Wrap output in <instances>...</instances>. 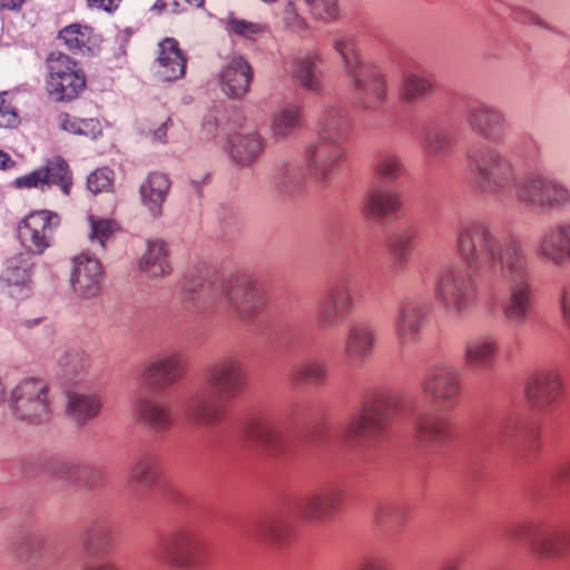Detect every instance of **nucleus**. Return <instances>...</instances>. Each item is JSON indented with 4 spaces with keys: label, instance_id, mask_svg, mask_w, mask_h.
I'll return each instance as SVG.
<instances>
[{
    "label": "nucleus",
    "instance_id": "nucleus-27",
    "mask_svg": "<svg viewBox=\"0 0 570 570\" xmlns=\"http://www.w3.org/2000/svg\"><path fill=\"white\" fill-rule=\"evenodd\" d=\"M403 206L401 195L392 188H374L364 198L363 213L372 219L397 217Z\"/></svg>",
    "mask_w": 570,
    "mask_h": 570
},
{
    "label": "nucleus",
    "instance_id": "nucleus-52",
    "mask_svg": "<svg viewBox=\"0 0 570 570\" xmlns=\"http://www.w3.org/2000/svg\"><path fill=\"white\" fill-rule=\"evenodd\" d=\"M112 180V171L108 168H100L88 176L87 186L92 194H98L109 190Z\"/></svg>",
    "mask_w": 570,
    "mask_h": 570
},
{
    "label": "nucleus",
    "instance_id": "nucleus-23",
    "mask_svg": "<svg viewBox=\"0 0 570 570\" xmlns=\"http://www.w3.org/2000/svg\"><path fill=\"white\" fill-rule=\"evenodd\" d=\"M219 87L229 98L240 99L248 91L253 80V69L242 56L232 57L219 72Z\"/></svg>",
    "mask_w": 570,
    "mask_h": 570
},
{
    "label": "nucleus",
    "instance_id": "nucleus-51",
    "mask_svg": "<svg viewBox=\"0 0 570 570\" xmlns=\"http://www.w3.org/2000/svg\"><path fill=\"white\" fill-rule=\"evenodd\" d=\"M311 13L322 20L336 18L338 12L337 0H304Z\"/></svg>",
    "mask_w": 570,
    "mask_h": 570
},
{
    "label": "nucleus",
    "instance_id": "nucleus-16",
    "mask_svg": "<svg viewBox=\"0 0 570 570\" xmlns=\"http://www.w3.org/2000/svg\"><path fill=\"white\" fill-rule=\"evenodd\" d=\"M428 315V304L413 296L400 301L395 320L394 335L401 347H407L419 342Z\"/></svg>",
    "mask_w": 570,
    "mask_h": 570
},
{
    "label": "nucleus",
    "instance_id": "nucleus-61",
    "mask_svg": "<svg viewBox=\"0 0 570 570\" xmlns=\"http://www.w3.org/2000/svg\"><path fill=\"white\" fill-rule=\"evenodd\" d=\"M173 126L170 118L163 121L157 128H148L146 136L154 142L165 144L167 142V131Z\"/></svg>",
    "mask_w": 570,
    "mask_h": 570
},
{
    "label": "nucleus",
    "instance_id": "nucleus-35",
    "mask_svg": "<svg viewBox=\"0 0 570 570\" xmlns=\"http://www.w3.org/2000/svg\"><path fill=\"white\" fill-rule=\"evenodd\" d=\"M89 365V356L80 348H70L63 352L58 360L61 375L76 384L85 380Z\"/></svg>",
    "mask_w": 570,
    "mask_h": 570
},
{
    "label": "nucleus",
    "instance_id": "nucleus-22",
    "mask_svg": "<svg viewBox=\"0 0 570 570\" xmlns=\"http://www.w3.org/2000/svg\"><path fill=\"white\" fill-rule=\"evenodd\" d=\"M415 440L425 448L444 444L450 439L452 421L441 412H422L413 420Z\"/></svg>",
    "mask_w": 570,
    "mask_h": 570
},
{
    "label": "nucleus",
    "instance_id": "nucleus-46",
    "mask_svg": "<svg viewBox=\"0 0 570 570\" xmlns=\"http://www.w3.org/2000/svg\"><path fill=\"white\" fill-rule=\"evenodd\" d=\"M416 238V230L412 226L393 232L387 239V247L394 259L403 263L406 261L410 248Z\"/></svg>",
    "mask_w": 570,
    "mask_h": 570
},
{
    "label": "nucleus",
    "instance_id": "nucleus-30",
    "mask_svg": "<svg viewBox=\"0 0 570 570\" xmlns=\"http://www.w3.org/2000/svg\"><path fill=\"white\" fill-rule=\"evenodd\" d=\"M138 420L155 432H167L174 425L170 409L154 399L139 397L135 403Z\"/></svg>",
    "mask_w": 570,
    "mask_h": 570
},
{
    "label": "nucleus",
    "instance_id": "nucleus-15",
    "mask_svg": "<svg viewBox=\"0 0 570 570\" xmlns=\"http://www.w3.org/2000/svg\"><path fill=\"white\" fill-rule=\"evenodd\" d=\"M59 223V216L49 210L31 213L18 228L22 246L30 253L42 254L51 245Z\"/></svg>",
    "mask_w": 570,
    "mask_h": 570
},
{
    "label": "nucleus",
    "instance_id": "nucleus-20",
    "mask_svg": "<svg viewBox=\"0 0 570 570\" xmlns=\"http://www.w3.org/2000/svg\"><path fill=\"white\" fill-rule=\"evenodd\" d=\"M343 490L332 485L301 499L296 513L304 520L321 523L328 519L342 504Z\"/></svg>",
    "mask_w": 570,
    "mask_h": 570
},
{
    "label": "nucleus",
    "instance_id": "nucleus-14",
    "mask_svg": "<svg viewBox=\"0 0 570 570\" xmlns=\"http://www.w3.org/2000/svg\"><path fill=\"white\" fill-rule=\"evenodd\" d=\"M535 255L554 267L570 265V219H559L542 230L535 245Z\"/></svg>",
    "mask_w": 570,
    "mask_h": 570
},
{
    "label": "nucleus",
    "instance_id": "nucleus-59",
    "mask_svg": "<svg viewBox=\"0 0 570 570\" xmlns=\"http://www.w3.org/2000/svg\"><path fill=\"white\" fill-rule=\"evenodd\" d=\"M45 174L40 171V169L35 170L26 176H21L14 180V185L18 188H32V187H42L46 185L43 181Z\"/></svg>",
    "mask_w": 570,
    "mask_h": 570
},
{
    "label": "nucleus",
    "instance_id": "nucleus-55",
    "mask_svg": "<svg viewBox=\"0 0 570 570\" xmlns=\"http://www.w3.org/2000/svg\"><path fill=\"white\" fill-rule=\"evenodd\" d=\"M227 30L230 33L252 39L262 31V27L257 23L233 17L228 20Z\"/></svg>",
    "mask_w": 570,
    "mask_h": 570
},
{
    "label": "nucleus",
    "instance_id": "nucleus-63",
    "mask_svg": "<svg viewBox=\"0 0 570 570\" xmlns=\"http://www.w3.org/2000/svg\"><path fill=\"white\" fill-rule=\"evenodd\" d=\"M79 119L80 118L71 116L69 114H61L58 117V124L62 130L78 135Z\"/></svg>",
    "mask_w": 570,
    "mask_h": 570
},
{
    "label": "nucleus",
    "instance_id": "nucleus-33",
    "mask_svg": "<svg viewBox=\"0 0 570 570\" xmlns=\"http://www.w3.org/2000/svg\"><path fill=\"white\" fill-rule=\"evenodd\" d=\"M139 267L148 277L168 275L171 267L168 261L167 244L155 239L147 243V250L139 261Z\"/></svg>",
    "mask_w": 570,
    "mask_h": 570
},
{
    "label": "nucleus",
    "instance_id": "nucleus-53",
    "mask_svg": "<svg viewBox=\"0 0 570 570\" xmlns=\"http://www.w3.org/2000/svg\"><path fill=\"white\" fill-rule=\"evenodd\" d=\"M282 21L286 29L293 32H302L307 29L305 19L298 13L293 2H287L282 12Z\"/></svg>",
    "mask_w": 570,
    "mask_h": 570
},
{
    "label": "nucleus",
    "instance_id": "nucleus-6",
    "mask_svg": "<svg viewBox=\"0 0 570 570\" xmlns=\"http://www.w3.org/2000/svg\"><path fill=\"white\" fill-rule=\"evenodd\" d=\"M390 393L385 389L368 391L362 404L361 412L345 426L344 438L358 445L370 446L379 441L387 422Z\"/></svg>",
    "mask_w": 570,
    "mask_h": 570
},
{
    "label": "nucleus",
    "instance_id": "nucleus-29",
    "mask_svg": "<svg viewBox=\"0 0 570 570\" xmlns=\"http://www.w3.org/2000/svg\"><path fill=\"white\" fill-rule=\"evenodd\" d=\"M263 149V139L254 128H244L229 137V155L240 166L250 165Z\"/></svg>",
    "mask_w": 570,
    "mask_h": 570
},
{
    "label": "nucleus",
    "instance_id": "nucleus-9",
    "mask_svg": "<svg viewBox=\"0 0 570 570\" xmlns=\"http://www.w3.org/2000/svg\"><path fill=\"white\" fill-rule=\"evenodd\" d=\"M217 299L222 307L242 320L256 317L263 307V298L247 276H235L222 283Z\"/></svg>",
    "mask_w": 570,
    "mask_h": 570
},
{
    "label": "nucleus",
    "instance_id": "nucleus-10",
    "mask_svg": "<svg viewBox=\"0 0 570 570\" xmlns=\"http://www.w3.org/2000/svg\"><path fill=\"white\" fill-rule=\"evenodd\" d=\"M354 311L353 286L347 279H341L332 284L318 299L316 320L322 328L331 330L344 323Z\"/></svg>",
    "mask_w": 570,
    "mask_h": 570
},
{
    "label": "nucleus",
    "instance_id": "nucleus-48",
    "mask_svg": "<svg viewBox=\"0 0 570 570\" xmlns=\"http://www.w3.org/2000/svg\"><path fill=\"white\" fill-rule=\"evenodd\" d=\"M539 525L534 523H515L507 528V537L514 543H524L531 551L532 539Z\"/></svg>",
    "mask_w": 570,
    "mask_h": 570
},
{
    "label": "nucleus",
    "instance_id": "nucleus-60",
    "mask_svg": "<svg viewBox=\"0 0 570 570\" xmlns=\"http://www.w3.org/2000/svg\"><path fill=\"white\" fill-rule=\"evenodd\" d=\"M101 134V125L99 120L89 118V119H79V129L78 135L86 136L90 138H97Z\"/></svg>",
    "mask_w": 570,
    "mask_h": 570
},
{
    "label": "nucleus",
    "instance_id": "nucleus-18",
    "mask_svg": "<svg viewBox=\"0 0 570 570\" xmlns=\"http://www.w3.org/2000/svg\"><path fill=\"white\" fill-rule=\"evenodd\" d=\"M104 267L95 254L82 252L72 258L70 283L72 291L82 299L94 298L101 291Z\"/></svg>",
    "mask_w": 570,
    "mask_h": 570
},
{
    "label": "nucleus",
    "instance_id": "nucleus-36",
    "mask_svg": "<svg viewBox=\"0 0 570 570\" xmlns=\"http://www.w3.org/2000/svg\"><path fill=\"white\" fill-rule=\"evenodd\" d=\"M321 61L318 53L313 52L293 60L291 73L304 88L316 91L321 87V71L317 62Z\"/></svg>",
    "mask_w": 570,
    "mask_h": 570
},
{
    "label": "nucleus",
    "instance_id": "nucleus-1",
    "mask_svg": "<svg viewBox=\"0 0 570 570\" xmlns=\"http://www.w3.org/2000/svg\"><path fill=\"white\" fill-rule=\"evenodd\" d=\"M456 253L468 271L450 266L440 274L434 287L435 298L456 317L469 315L478 302L476 277L508 285L502 304L504 320L524 325L533 309L532 264L522 242L503 238L487 219L463 222L455 236Z\"/></svg>",
    "mask_w": 570,
    "mask_h": 570
},
{
    "label": "nucleus",
    "instance_id": "nucleus-58",
    "mask_svg": "<svg viewBox=\"0 0 570 570\" xmlns=\"http://www.w3.org/2000/svg\"><path fill=\"white\" fill-rule=\"evenodd\" d=\"M559 309L564 326L570 330V281L559 289Z\"/></svg>",
    "mask_w": 570,
    "mask_h": 570
},
{
    "label": "nucleus",
    "instance_id": "nucleus-8",
    "mask_svg": "<svg viewBox=\"0 0 570 570\" xmlns=\"http://www.w3.org/2000/svg\"><path fill=\"white\" fill-rule=\"evenodd\" d=\"M10 406L18 420L29 424L49 421L51 401L48 384L39 379L22 380L10 392Z\"/></svg>",
    "mask_w": 570,
    "mask_h": 570
},
{
    "label": "nucleus",
    "instance_id": "nucleus-37",
    "mask_svg": "<svg viewBox=\"0 0 570 570\" xmlns=\"http://www.w3.org/2000/svg\"><path fill=\"white\" fill-rule=\"evenodd\" d=\"M245 434L250 441L264 445H276L281 440V426L275 419L256 417L247 422Z\"/></svg>",
    "mask_w": 570,
    "mask_h": 570
},
{
    "label": "nucleus",
    "instance_id": "nucleus-34",
    "mask_svg": "<svg viewBox=\"0 0 570 570\" xmlns=\"http://www.w3.org/2000/svg\"><path fill=\"white\" fill-rule=\"evenodd\" d=\"M302 109L295 102H286L272 116L271 131L274 138L284 139L301 126Z\"/></svg>",
    "mask_w": 570,
    "mask_h": 570
},
{
    "label": "nucleus",
    "instance_id": "nucleus-21",
    "mask_svg": "<svg viewBox=\"0 0 570 570\" xmlns=\"http://www.w3.org/2000/svg\"><path fill=\"white\" fill-rule=\"evenodd\" d=\"M377 344L375 327L367 322L355 323L348 327L343 354L352 366H362L374 354Z\"/></svg>",
    "mask_w": 570,
    "mask_h": 570
},
{
    "label": "nucleus",
    "instance_id": "nucleus-39",
    "mask_svg": "<svg viewBox=\"0 0 570 570\" xmlns=\"http://www.w3.org/2000/svg\"><path fill=\"white\" fill-rule=\"evenodd\" d=\"M455 144L454 134L448 129L433 128L422 138V148L430 157L446 156Z\"/></svg>",
    "mask_w": 570,
    "mask_h": 570
},
{
    "label": "nucleus",
    "instance_id": "nucleus-32",
    "mask_svg": "<svg viewBox=\"0 0 570 570\" xmlns=\"http://www.w3.org/2000/svg\"><path fill=\"white\" fill-rule=\"evenodd\" d=\"M100 407L101 402L96 394L71 390L67 392V413L77 425H83L96 417Z\"/></svg>",
    "mask_w": 570,
    "mask_h": 570
},
{
    "label": "nucleus",
    "instance_id": "nucleus-50",
    "mask_svg": "<svg viewBox=\"0 0 570 570\" xmlns=\"http://www.w3.org/2000/svg\"><path fill=\"white\" fill-rule=\"evenodd\" d=\"M519 426V419L514 414H504L501 416L493 430L494 438L501 444L509 442Z\"/></svg>",
    "mask_w": 570,
    "mask_h": 570
},
{
    "label": "nucleus",
    "instance_id": "nucleus-64",
    "mask_svg": "<svg viewBox=\"0 0 570 570\" xmlns=\"http://www.w3.org/2000/svg\"><path fill=\"white\" fill-rule=\"evenodd\" d=\"M219 125L218 119L215 115L209 114L205 117L203 129L207 134V136H215L218 131Z\"/></svg>",
    "mask_w": 570,
    "mask_h": 570
},
{
    "label": "nucleus",
    "instance_id": "nucleus-13",
    "mask_svg": "<svg viewBox=\"0 0 570 570\" xmlns=\"http://www.w3.org/2000/svg\"><path fill=\"white\" fill-rule=\"evenodd\" d=\"M186 373V361L176 351L160 354L146 363L139 373V381L146 389L165 391L177 384Z\"/></svg>",
    "mask_w": 570,
    "mask_h": 570
},
{
    "label": "nucleus",
    "instance_id": "nucleus-17",
    "mask_svg": "<svg viewBox=\"0 0 570 570\" xmlns=\"http://www.w3.org/2000/svg\"><path fill=\"white\" fill-rule=\"evenodd\" d=\"M159 557L170 567L193 569L198 564L197 542L189 529H177L160 540Z\"/></svg>",
    "mask_w": 570,
    "mask_h": 570
},
{
    "label": "nucleus",
    "instance_id": "nucleus-3",
    "mask_svg": "<svg viewBox=\"0 0 570 570\" xmlns=\"http://www.w3.org/2000/svg\"><path fill=\"white\" fill-rule=\"evenodd\" d=\"M320 139L305 151L304 167L285 164L278 169V179L286 187L301 185L306 178L330 181L344 157V142L350 135L351 121L345 109L326 107L320 119Z\"/></svg>",
    "mask_w": 570,
    "mask_h": 570
},
{
    "label": "nucleus",
    "instance_id": "nucleus-38",
    "mask_svg": "<svg viewBox=\"0 0 570 570\" xmlns=\"http://www.w3.org/2000/svg\"><path fill=\"white\" fill-rule=\"evenodd\" d=\"M157 480V463L151 456L139 458L128 472V484L137 491L149 490Z\"/></svg>",
    "mask_w": 570,
    "mask_h": 570
},
{
    "label": "nucleus",
    "instance_id": "nucleus-5",
    "mask_svg": "<svg viewBox=\"0 0 570 570\" xmlns=\"http://www.w3.org/2000/svg\"><path fill=\"white\" fill-rule=\"evenodd\" d=\"M333 48L351 79L357 105L364 110L380 109L386 97L385 79L374 65L362 61L356 36H337L333 40Z\"/></svg>",
    "mask_w": 570,
    "mask_h": 570
},
{
    "label": "nucleus",
    "instance_id": "nucleus-43",
    "mask_svg": "<svg viewBox=\"0 0 570 570\" xmlns=\"http://www.w3.org/2000/svg\"><path fill=\"white\" fill-rule=\"evenodd\" d=\"M89 233L88 238L95 248V252H102L106 248L107 242L114 236L118 226L115 220L108 218L96 217L90 215L88 217Z\"/></svg>",
    "mask_w": 570,
    "mask_h": 570
},
{
    "label": "nucleus",
    "instance_id": "nucleus-2",
    "mask_svg": "<svg viewBox=\"0 0 570 570\" xmlns=\"http://www.w3.org/2000/svg\"><path fill=\"white\" fill-rule=\"evenodd\" d=\"M469 169L478 190L498 200L513 199L520 206L544 213L570 209V187L542 171L522 177L513 158L504 150L488 146L480 154H469Z\"/></svg>",
    "mask_w": 570,
    "mask_h": 570
},
{
    "label": "nucleus",
    "instance_id": "nucleus-7",
    "mask_svg": "<svg viewBox=\"0 0 570 570\" xmlns=\"http://www.w3.org/2000/svg\"><path fill=\"white\" fill-rule=\"evenodd\" d=\"M46 90L56 101H69L86 88V76L78 62L60 52H51L47 60Z\"/></svg>",
    "mask_w": 570,
    "mask_h": 570
},
{
    "label": "nucleus",
    "instance_id": "nucleus-26",
    "mask_svg": "<svg viewBox=\"0 0 570 570\" xmlns=\"http://www.w3.org/2000/svg\"><path fill=\"white\" fill-rule=\"evenodd\" d=\"M156 73L164 81L180 79L186 72V57L174 38H165L158 43L155 62Z\"/></svg>",
    "mask_w": 570,
    "mask_h": 570
},
{
    "label": "nucleus",
    "instance_id": "nucleus-12",
    "mask_svg": "<svg viewBox=\"0 0 570 570\" xmlns=\"http://www.w3.org/2000/svg\"><path fill=\"white\" fill-rule=\"evenodd\" d=\"M421 387L435 405L452 409L462 391L460 372L449 363H436L426 371Z\"/></svg>",
    "mask_w": 570,
    "mask_h": 570
},
{
    "label": "nucleus",
    "instance_id": "nucleus-40",
    "mask_svg": "<svg viewBox=\"0 0 570 570\" xmlns=\"http://www.w3.org/2000/svg\"><path fill=\"white\" fill-rule=\"evenodd\" d=\"M291 379L294 384L312 383L321 385L327 379V367L318 360H304L293 365Z\"/></svg>",
    "mask_w": 570,
    "mask_h": 570
},
{
    "label": "nucleus",
    "instance_id": "nucleus-49",
    "mask_svg": "<svg viewBox=\"0 0 570 570\" xmlns=\"http://www.w3.org/2000/svg\"><path fill=\"white\" fill-rule=\"evenodd\" d=\"M109 538V529L105 525H95L89 529L83 537V549L90 556L99 554V546L107 543Z\"/></svg>",
    "mask_w": 570,
    "mask_h": 570
},
{
    "label": "nucleus",
    "instance_id": "nucleus-44",
    "mask_svg": "<svg viewBox=\"0 0 570 570\" xmlns=\"http://www.w3.org/2000/svg\"><path fill=\"white\" fill-rule=\"evenodd\" d=\"M40 171L45 174L43 181L46 185H58L60 186L63 194L68 195L71 186V174L69 166L61 157H53L47 165L40 168Z\"/></svg>",
    "mask_w": 570,
    "mask_h": 570
},
{
    "label": "nucleus",
    "instance_id": "nucleus-57",
    "mask_svg": "<svg viewBox=\"0 0 570 570\" xmlns=\"http://www.w3.org/2000/svg\"><path fill=\"white\" fill-rule=\"evenodd\" d=\"M6 96L7 92L0 94V128H13L20 119L16 108L4 99Z\"/></svg>",
    "mask_w": 570,
    "mask_h": 570
},
{
    "label": "nucleus",
    "instance_id": "nucleus-45",
    "mask_svg": "<svg viewBox=\"0 0 570 570\" xmlns=\"http://www.w3.org/2000/svg\"><path fill=\"white\" fill-rule=\"evenodd\" d=\"M94 29L88 26L70 24L59 32V38L70 51L78 52L90 50Z\"/></svg>",
    "mask_w": 570,
    "mask_h": 570
},
{
    "label": "nucleus",
    "instance_id": "nucleus-47",
    "mask_svg": "<svg viewBox=\"0 0 570 570\" xmlns=\"http://www.w3.org/2000/svg\"><path fill=\"white\" fill-rule=\"evenodd\" d=\"M254 537L263 543L278 546L287 537V527L284 521L278 519L266 520L256 527Z\"/></svg>",
    "mask_w": 570,
    "mask_h": 570
},
{
    "label": "nucleus",
    "instance_id": "nucleus-42",
    "mask_svg": "<svg viewBox=\"0 0 570 570\" xmlns=\"http://www.w3.org/2000/svg\"><path fill=\"white\" fill-rule=\"evenodd\" d=\"M373 168L379 177L393 183L403 175L404 163L399 154L394 151H382L376 156Z\"/></svg>",
    "mask_w": 570,
    "mask_h": 570
},
{
    "label": "nucleus",
    "instance_id": "nucleus-4",
    "mask_svg": "<svg viewBox=\"0 0 570 570\" xmlns=\"http://www.w3.org/2000/svg\"><path fill=\"white\" fill-rule=\"evenodd\" d=\"M207 383L214 391L199 390L184 403L186 420L197 426L209 429L224 416L223 403L239 395L246 387L247 377L240 356L229 354L213 363L206 373Z\"/></svg>",
    "mask_w": 570,
    "mask_h": 570
},
{
    "label": "nucleus",
    "instance_id": "nucleus-19",
    "mask_svg": "<svg viewBox=\"0 0 570 570\" xmlns=\"http://www.w3.org/2000/svg\"><path fill=\"white\" fill-rule=\"evenodd\" d=\"M468 126L482 138L500 141L507 128L505 114L497 106L476 101L468 106L465 111Z\"/></svg>",
    "mask_w": 570,
    "mask_h": 570
},
{
    "label": "nucleus",
    "instance_id": "nucleus-28",
    "mask_svg": "<svg viewBox=\"0 0 570 570\" xmlns=\"http://www.w3.org/2000/svg\"><path fill=\"white\" fill-rule=\"evenodd\" d=\"M170 179L158 171L148 174L139 187L140 202L154 217L163 215V206L170 190Z\"/></svg>",
    "mask_w": 570,
    "mask_h": 570
},
{
    "label": "nucleus",
    "instance_id": "nucleus-25",
    "mask_svg": "<svg viewBox=\"0 0 570 570\" xmlns=\"http://www.w3.org/2000/svg\"><path fill=\"white\" fill-rule=\"evenodd\" d=\"M499 351V340L494 335H480L465 343L463 361L471 370L489 371L493 368Z\"/></svg>",
    "mask_w": 570,
    "mask_h": 570
},
{
    "label": "nucleus",
    "instance_id": "nucleus-62",
    "mask_svg": "<svg viewBox=\"0 0 570 570\" xmlns=\"http://www.w3.org/2000/svg\"><path fill=\"white\" fill-rule=\"evenodd\" d=\"M90 10H101L107 13H114L122 0H85Z\"/></svg>",
    "mask_w": 570,
    "mask_h": 570
},
{
    "label": "nucleus",
    "instance_id": "nucleus-24",
    "mask_svg": "<svg viewBox=\"0 0 570 570\" xmlns=\"http://www.w3.org/2000/svg\"><path fill=\"white\" fill-rule=\"evenodd\" d=\"M31 266L29 257L24 254L7 259L0 278L11 297L23 299L30 296Z\"/></svg>",
    "mask_w": 570,
    "mask_h": 570
},
{
    "label": "nucleus",
    "instance_id": "nucleus-41",
    "mask_svg": "<svg viewBox=\"0 0 570 570\" xmlns=\"http://www.w3.org/2000/svg\"><path fill=\"white\" fill-rule=\"evenodd\" d=\"M432 90L430 78L421 72H409L405 75L402 87L401 97L409 104L417 102L423 99Z\"/></svg>",
    "mask_w": 570,
    "mask_h": 570
},
{
    "label": "nucleus",
    "instance_id": "nucleus-54",
    "mask_svg": "<svg viewBox=\"0 0 570 570\" xmlns=\"http://www.w3.org/2000/svg\"><path fill=\"white\" fill-rule=\"evenodd\" d=\"M203 4L204 0H157L154 8L158 11L178 13L193 8H200Z\"/></svg>",
    "mask_w": 570,
    "mask_h": 570
},
{
    "label": "nucleus",
    "instance_id": "nucleus-11",
    "mask_svg": "<svg viewBox=\"0 0 570 570\" xmlns=\"http://www.w3.org/2000/svg\"><path fill=\"white\" fill-rule=\"evenodd\" d=\"M563 393V380L559 368L550 366L537 370L525 384V397L542 414H552L559 407Z\"/></svg>",
    "mask_w": 570,
    "mask_h": 570
},
{
    "label": "nucleus",
    "instance_id": "nucleus-31",
    "mask_svg": "<svg viewBox=\"0 0 570 570\" xmlns=\"http://www.w3.org/2000/svg\"><path fill=\"white\" fill-rule=\"evenodd\" d=\"M569 543L568 531L539 527L537 535L532 539L531 552L543 560L554 559L563 554Z\"/></svg>",
    "mask_w": 570,
    "mask_h": 570
},
{
    "label": "nucleus",
    "instance_id": "nucleus-56",
    "mask_svg": "<svg viewBox=\"0 0 570 570\" xmlns=\"http://www.w3.org/2000/svg\"><path fill=\"white\" fill-rule=\"evenodd\" d=\"M405 508L400 504H389L377 508L375 513L376 522L384 524L387 518H391V522L401 523L405 520Z\"/></svg>",
    "mask_w": 570,
    "mask_h": 570
}]
</instances>
